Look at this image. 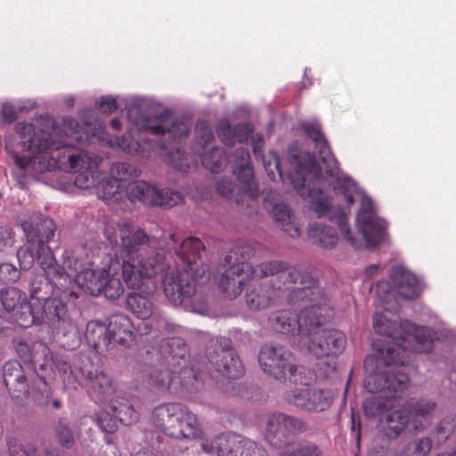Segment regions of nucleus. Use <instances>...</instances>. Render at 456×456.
I'll list each match as a JSON object with an SVG mask.
<instances>
[{
	"label": "nucleus",
	"mask_w": 456,
	"mask_h": 456,
	"mask_svg": "<svg viewBox=\"0 0 456 456\" xmlns=\"http://www.w3.org/2000/svg\"><path fill=\"white\" fill-rule=\"evenodd\" d=\"M200 156L202 165L212 173L220 172L226 166L228 156L223 148L214 146L208 151H201Z\"/></svg>",
	"instance_id": "nucleus-42"
},
{
	"label": "nucleus",
	"mask_w": 456,
	"mask_h": 456,
	"mask_svg": "<svg viewBox=\"0 0 456 456\" xmlns=\"http://www.w3.org/2000/svg\"><path fill=\"white\" fill-rule=\"evenodd\" d=\"M116 142L118 148L128 154H138L140 151L141 145L138 142L132 138L130 133L123 134L121 137L116 139Z\"/></svg>",
	"instance_id": "nucleus-61"
},
{
	"label": "nucleus",
	"mask_w": 456,
	"mask_h": 456,
	"mask_svg": "<svg viewBox=\"0 0 456 456\" xmlns=\"http://www.w3.org/2000/svg\"><path fill=\"white\" fill-rule=\"evenodd\" d=\"M261 370L267 375L292 386L308 385L314 380V372L297 364L291 352L281 345L265 344L258 354Z\"/></svg>",
	"instance_id": "nucleus-10"
},
{
	"label": "nucleus",
	"mask_w": 456,
	"mask_h": 456,
	"mask_svg": "<svg viewBox=\"0 0 456 456\" xmlns=\"http://www.w3.org/2000/svg\"><path fill=\"white\" fill-rule=\"evenodd\" d=\"M253 270L256 277H273L269 284L276 289H291L292 297L297 301H305L308 296L322 297L319 281L307 267L291 266L284 260H270L260 263Z\"/></svg>",
	"instance_id": "nucleus-8"
},
{
	"label": "nucleus",
	"mask_w": 456,
	"mask_h": 456,
	"mask_svg": "<svg viewBox=\"0 0 456 456\" xmlns=\"http://www.w3.org/2000/svg\"><path fill=\"white\" fill-rule=\"evenodd\" d=\"M122 278L129 289H154L153 278L167 267L164 248L156 247L148 233L131 223L119 229Z\"/></svg>",
	"instance_id": "nucleus-4"
},
{
	"label": "nucleus",
	"mask_w": 456,
	"mask_h": 456,
	"mask_svg": "<svg viewBox=\"0 0 456 456\" xmlns=\"http://www.w3.org/2000/svg\"><path fill=\"white\" fill-rule=\"evenodd\" d=\"M56 436L58 442L66 448H70L74 444L73 433L68 425L60 420L56 428Z\"/></svg>",
	"instance_id": "nucleus-60"
},
{
	"label": "nucleus",
	"mask_w": 456,
	"mask_h": 456,
	"mask_svg": "<svg viewBox=\"0 0 456 456\" xmlns=\"http://www.w3.org/2000/svg\"><path fill=\"white\" fill-rule=\"evenodd\" d=\"M153 285L155 282L153 281ZM156 286L152 291H145L144 288L138 289L141 292H130L126 296V306L134 316L142 320H147L153 313L154 304L150 296L155 291Z\"/></svg>",
	"instance_id": "nucleus-30"
},
{
	"label": "nucleus",
	"mask_w": 456,
	"mask_h": 456,
	"mask_svg": "<svg viewBox=\"0 0 456 456\" xmlns=\"http://www.w3.org/2000/svg\"><path fill=\"white\" fill-rule=\"evenodd\" d=\"M289 161L292 167L289 180L297 192L304 199L313 200V209L318 217L327 216L332 224L340 230L344 239L355 248L376 247L387 236V223L379 217L370 198H362L356 216V225L362 237L357 239L350 231L348 215L341 208H332L327 199L322 198V191L315 183L323 178L322 167L314 154L298 150L297 146L289 149Z\"/></svg>",
	"instance_id": "nucleus-1"
},
{
	"label": "nucleus",
	"mask_w": 456,
	"mask_h": 456,
	"mask_svg": "<svg viewBox=\"0 0 456 456\" xmlns=\"http://www.w3.org/2000/svg\"><path fill=\"white\" fill-rule=\"evenodd\" d=\"M197 135L192 145V151L195 154H201L206 147L214 141V134L212 128L208 122L201 121L196 126Z\"/></svg>",
	"instance_id": "nucleus-47"
},
{
	"label": "nucleus",
	"mask_w": 456,
	"mask_h": 456,
	"mask_svg": "<svg viewBox=\"0 0 456 456\" xmlns=\"http://www.w3.org/2000/svg\"><path fill=\"white\" fill-rule=\"evenodd\" d=\"M68 292L62 291L61 295H53L44 298L39 302L38 309L40 313L41 322H46L58 334L77 337V327L69 316L66 299Z\"/></svg>",
	"instance_id": "nucleus-13"
},
{
	"label": "nucleus",
	"mask_w": 456,
	"mask_h": 456,
	"mask_svg": "<svg viewBox=\"0 0 456 456\" xmlns=\"http://www.w3.org/2000/svg\"><path fill=\"white\" fill-rule=\"evenodd\" d=\"M331 177L336 178V184L334 185L335 191L344 196L345 201L348 206L354 204V191L355 189L354 182L348 177H339L338 167H337L336 175Z\"/></svg>",
	"instance_id": "nucleus-51"
},
{
	"label": "nucleus",
	"mask_w": 456,
	"mask_h": 456,
	"mask_svg": "<svg viewBox=\"0 0 456 456\" xmlns=\"http://www.w3.org/2000/svg\"><path fill=\"white\" fill-rule=\"evenodd\" d=\"M304 133L314 142V148L318 151V163L323 166L327 176L336 175L338 160L332 154L328 141L326 140L320 124L308 122L302 125ZM314 157H316L314 155Z\"/></svg>",
	"instance_id": "nucleus-22"
},
{
	"label": "nucleus",
	"mask_w": 456,
	"mask_h": 456,
	"mask_svg": "<svg viewBox=\"0 0 456 456\" xmlns=\"http://www.w3.org/2000/svg\"><path fill=\"white\" fill-rule=\"evenodd\" d=\"M85 337L88 345L99 353L112 344L109 324L106 326L99 321H91L86 324Z\"/></svg>",
	"instance_id": "nucleus-32"
},
{
	"label": "nucleus",
	"mask_w": 456,
	"mask_h": 456,
	"mask_svg": "<svg viewBox=\"0 0 456 456\" xmlns=\"http://www.w3.org/2000/svg\"><path fill=\"white\" fill-rule=\"evenodd\" d=\"M314 381V379L308 385L294 386L293 389L284 393V401L309 412H321L329 409L334 400L333 393L330 389L312 387Z\"/></svg>",
	"instance_id": "nucleus-14"
},
{
	"label": "nucleus",
	"mask_w": 456,
	"mask_h": 456,
	"mask_svg": "<svg viewBox=\"0 0 456 456\" xmlns=\"http://www.w3.org/2000/svg\"><path fill=\"white\" fill-rule=\"evenodd\" d=\"M20 278V271L12 264H0V280L4 282H15Z\"/></svg>",
	"instance_id": "nucleus-64"
},
{
	"label": "nucleus",
	"mask_w": 456,
	"mask_h": 456,
	"mask_svg": "<svg viewBox=\"0 0 456 456\" xmlns=\"http://www.w3.org/2000/svg\"><path fill=\"white\" fill-rule=\"evenodd\" d=\"M239 456H267V452L256 442L244 438Z\"/></svg>",
	"instance_id": "nucleus-63"
},
{
	"label": "nucleus",
	"mask_w": 456,
	"mask_h": 456,
	"mask_svg": "<svg viewBox=\"0 0 456 456\" xmlns=\"http://www.w3.org/2000/svg\"><path fill=\"white\" fill-rule=\"evenodd\" d=\"M431 448L429 437L415 438L404 445L399 456H428Z\"/></svg>",
	"instance_id": "nucleus-46"
},
{
	"label": "nucleus",
	"mask_w": 456,
	"mask_h": 456,
	"mask_svg": "<svg viewBox=\"0 0 456 456\" xmlns=\"http://www.w3.org/2000/svg\"><path fill=\"white\" fill-rule=\"evenodd\" d=\"M107 270L92 269L87 267L86 271L76 275V283L85 292L92 296L101 295L102 289V281L106 274Z\"/></svg>",
	"instance_id": "nucleus-35"
},
{
	"label": "nucleus",
	"mask_w": 456,
	"mask_h": 456,
	"mask_svg": "<svg viewBox=\"0 0 456 456\" xmlns=\"http://www.w3.org/2000/svg\"><path fill=\"white\" fill-rule=\"evenodd\" d=\"M207 357L215 370L227 379H238L244 374L243 364L236 351L228 346V340L224 344L211 341Z\"/></svg>",
	"instance_id": "nucleus-16"
},
{
	"label": "nucleus",
	"mask_w": 456,
	"mask_h": 456,
	"mask_svg": "<svg viewBox=\"0 0 456 456\" xmlns=\"http://www.w3.org/2000/svg\"><path fill=\"white\" fill-rule=\"evenodd\" d=\"M95 420L98 427L102 432L114 433L117 429L116 419L110 415V412L105 411H99L95 413Z\"/></svg>",
	"instance_id": "nucleus-59"
},
{
	"label": "nucleus",
	"mask_w": 456,
	"mask_h": 456,
	"mask_svg": "<svg viewBox=\"0 0 456 456\" xmlns=\"http://www.w3.org/2000/svg\"><path fill=\"white\" fill-rule=\"evenodd\" d=\"M176 371L177 370L162 362L160 367L151 370L147 380L149 387L157 393L169 392L175 382Z\"/></svg>",
	"instance_id": "nucleus-34"
},
{
	"label": "nucleus",
	"mask_w": 456,
	"mask_h": 456,
	"mask_svg": "<svg viewBox=\"0 0 456 456\" xmlns=\"http://www.w3.org/2000/svg\"><path fill=\"white\" fill-rule=\"evenodd\" d=\"M77 362L91 396L102 401L114 393V386L110 376L103 370L94 368L88 357L80 356Z\"/></svg>",
	"instance_id": "nucleus-18"
},
{
	"label": "nucleus",
	"mask_w": 456,
	"mask_h": 456,
	"mask_svg": "<svg viewBox=\"0 0 456 456\" xmlns=\"http://www.w3.org/2000/svg\"><path fill=\"white\" fill-rule=\"evenodd\" d=\"M409 414V420L413 428L418 431L428 425L436 404L429 400L408 401L404 405Z\"/></svg>",
	"instance_id": "nucleus-31"
},
{
	"label": "nucleus",
	"mask_w": 456,
	"mask_h": 456,
	"mask_svg": "<svg viewBox=\"0 0 456 456\" xmlns=\"http://www.w3.org/2000/svg\"><path fill=\"white\" fill-rule=\"evenodd\" d=\"M156 354L158 359L166 362L167 366H172L179 370L181 375H191L192 370L186 366L187 360L190 357L189 347L182 338H169L163 339Z\"/></svg>",
	"instance_id": "nucleus-19"
},
{
	"label": "nucleus",
	"mask_w": 456,
	"mask_h": 456,
	"mask_svg": "<svg viewBox=\"0 0 456 456\" xmlns=\"http://www.w3.org/2000/svg\"><path fill=\"white\" fill-rule=\"evenodd\" d=\"M110 407L113 415L124 425L134 424L140 419L139 412L126 398L112 399Z\"/></svg>",
	"instance_id": "nucleus-41"
},
{
	"label": "nucleus",
	"mask_w": 456,
	"mask_h": 456,
	"mask_svg": "<svg viewBox=\"0 0 456 456\" xmlns=\"http://www.w3.org/2000/svg\"><path fill=\"white\" fill-rule=\"evenodd\" d=\"M233 174L237 176L243 192L251 199L256 198L258 190L254 180L253 166L248 150L238 148L235 151Z\"/></svg>",
	"instance_id": "nucleus-23"
},
{
	"label": "nucleus",
	"mask_w": 456,
	"mask_h": 456,
	"mask_svg": "<svg viewBox=\"0 0 456 456\" xmlns=\"http://www.w3.org/2000/svg\"><path fill=\"white\" fill-rule=\"evenodd\" d=\"M152 425L164 435L175 439H200L203 430L198 416L180 403H163L151 416Z\"/></svg>",
	"instance_id": "nucleus-9"
},
{
	"label": "nucleus",
	"mask_w": 456,
	"mask_h": 456,
	"mask_svg": "<svg viewBox=\"0 0 456 456\" xmlns=\"http://www.w3.org/2000/svg\"><path fill=\"white\" fill-rule=\"evenodd\" d=\"M11 317L13 322L23 329L28 328L34 323H42L38 305L28 301L14 310L11 314Z\"/></svg>",
	"instance_id": "nucleus-40"
},
{
	"label": "nucleus",
	"mask_w": 456,
	"mask_h": 456,
	"mask_svg": "<svg viewBox=\"0 0 456 456\" xmlns=\"http://www.w3.org/2000/svg\"><path fill=\"white\" fill-rule=\"evenodd\" d=\"M8 456H36L37 448L33 445L25 447L15 437H10L7 441Z\"/></svg>",
	"instance_id": "nucleus-58"
},
{
	"label": "nucleus",
	"mask_w": 456,
	"mask_h": 456,
	"mask_svg": "<svg viewBox=\"0 0 456 456\" xmlns=\"http://www.w3.org/2000/svg\"><path fill=\"white\" fill-rule=\"evenodd\" d=\"M280 456H322V452L317 444L312 442H303L289 453H280Z\"/></svg>",
	"instance_id": "nucleus-55"
},
{
	"label": "nucleus",
	"mask_w": 456,
	"mask_h": 456,
	"mask_svg": "<svg viewBox=\"0 0 456 456\" xmlns=\"http://www.w3.org/2000/svg\"><path fill=\"white\" fill-rule=\"evenodd\" d=\"M4 383L12 398H21L28 394V384L20 363L8 361L3 366Z\"/></svg>",
	"instance_id": "nucleus-25"
},
{
	"label": "nucleus",
	"mask_w": 456,
	"mask_h": 456,
	"mask_svg": "<svg viewBox=\"0 0 456 456\" xmlns=\"http://www.w3.org/2000/svg\"><path fill=\"white\" fill-rule=\"evenodd\" d=\"M390 279L398 294L406 299H415L420 293L419 281L416 276L398 266L391 270Z\"/></svg>",
	"instance_id": "nucleus-28"
},
{
	"label": "nucleus",
	"mask_w": 456,
	"mask_h": 456,
	"mask_svg": "<svg viewBox=\"0 0 456 456\" xmlns=\"http://www.w3.org/2000/svg\"><path fill=\"white\" fill-rule=\"evenodd\" d=\"M395 324L387 319L383 314L375 313L373 314V329L376 333L387 337V338H384V340H393L392 338L395 336ZM379 341H383V339L377 340V342ZM375 343L376 341L373 343V345ZM373 349L376 351L374 346Z\"/></svg>",
	"instance_id": "nucleus-50"
},
{
	"label": "nucleus",
	"mask_w": 456,
	"mask_h": 456,
	"mask_svg": "<svg viewBox=\"0 0 456 456\" xmlns=\"http://www.w3.org/2000/svg\"><path fill=\"white\" fill-rule=\"evenodd\" d=\"M283 431L285 435V445L289 444L291 439L297 435L305 433L308 429L307 423L302 419L285 413Z\"/></svg>",
	"instance_id": "nucleus-48"
},
{
	"label": "nucleus",
	"mask_w": 456,
	"mask_h": 456,
	"mask_svg": "<svg viewBox=\"0 0 456 456\" xmlns=\"http://www.w3.org/2000/svg\"><path fill=\"white\" fill-rule=\"evenodd\" d=\"M124 292V287L118 278L110 276V272L107 270L104 279L102 281V289L101 294H103L107 298L116 299L119 297Z\"/></svg>",
	"instance_id": "nucleus-53"
},
{
	"label": "nucleus",
	"mask_w": 456,
	"mask_h": 456,
	"mask_svg": "<svg viewBox=\"0 0 456 456\" xmlns=\"http://www.w3.org/2000/svg\"><path fill=\"white\" fill-rule=\"evenodd\" d=\"M255 254V248L248 242H240L224 256V263L232 265L236 263H248Z\"/></svg>",
	"instance_id": "nucleus-44"
},
{
	"label": "nucleus",
	"mask_w": 456,
	"mask_h": 456,
	"mask_svg": "<svg viewBox=\"0 0 456 456\" xmlns=\"http://www.w3.org/2000/svg\"><path fill=\"white\" fill-rule=\"evenodd\" d=\"M168 269L167 263L165 271L159 273L161 274L163 291L168 300L175 305L189 303L193 312L205 314L208 311L207 299L197 288L201 274L195 275L194 272L185 268L176 272H169Z\"/></svg>",
	"instance_id": "nucleus-11"
},
{
	"label": "nucleus",
	"mask_w": 456,
	"mask_h": 456,
	"mask_svg": "<svg viewBox=\"0 0 456 456\" xmlns=\"http://www.w3.org/2000/svg\"><path fill=\"white\" fill-rule=\"evenodd\" d=\"M432 346L430 335L423 328H418L400 340L395 338L376 342V354L372 355L379 357L387 366H404L410 362L412 352L427 353L432 349Z\"/></svg>",
	"instance_id": "nucleus-12"
},
{
	"label": "nucleus",
	"mask_w": 456,
	"mask_h": 456,
	"mask_svg": "<svg viewBox=\"0 0 456 456\" xmlns=\"http://www.w3.org/2000/svg\"><path fill=\"white\" fill-rule=\"evenodd\" d=\"M410 423L407 409L403 406L387 414L382 436L395 440Z\"/></svg>",
	"instance_id": "nucleus-38"
},
{
	"label": "nucleus",
	"mask_w": 456,
	"mask_h": 456,
	"mask_svg": "<svg viewBox=\"0 0 456 456\" xmlns=\"http://www.w3.org/2000/svg\"><path fill=\"white\" fill-rule=\"evenodd\" d=\"M32 398L40 406H47L52 397V389L44 377L38 376L32 383Z\"/></svg>",
	"instance_id": "nucleus-49"
},
{
	"label": "nucleus",
	"mask_w": 456,
	"mask_h": 456,
	"mask_svg": "<svg viewBox=\"0 0 456 456\" xmlns=\"http://www.w3.org/2000/svg\"><path fill=\"white\" fill-rule=\"evenodd\" d=\"M255 271L249 263H236L230 265L221 275L218 285L230 299L237 297L246 281L254 277Z\"/></svg>",
	"instance_id": "nucleus-20"
},
{
	"label": "nucleus",
	"mask_w": 456,
	"mask_h": 456,
	"mask_svg": "<svg viewBox=\"0 0 456 456\" xmlns=\"http://www.w3.org/2000/svg\"><path fill=\"white\" fill-rule=\"evenodd\" d=\"M0 300L4 308L11 314L19 308L21 304L27 302L26 294L20 289L9 287L0 290Z\"/></svg>",
	"instance_id": "nucleus-43"
},
{
	"label": "nucleus",
	"mask_w": 456,
	"mask_h": 456,
	"mask_svg": "<svg viewBox=\"0 0 456 456\" xmlns=\"http://www.w3.org/2000/svg\"><path fill=\"white\" fill-rule=\"evenodd\" d=\"M109 332L112 344L129 346L134 339V325L131 319L123 314H112L109 322Z\"/></svg>",
	"instance_id": "nucleus-29"
},
{
	"label": "nucleus",
	"mask_w": 456,
	"mask_h": 456,
	"mask_svg": "<svg viewBox=\"0 0 456 456\" xmlns=\"http://www.w3.org/2000/svg\"><path fill=\"white\" fill-rule=\"evenodd\" d=\"M53 362L62 379L64 388L67 390H77L79 382L68 362L61 357H55L53 359Z\"/></svg>",
	"instance_id": "nucleus-45"
},
{
	"label": "nucleus",
	"mask_w": 456,
	"mask_h": 456,
	"mask_svg": "<svg viewBox=\"0 0 456 456\" xmlns=\"http://www.w3.org/2000/svg\"><path fill=\"white\" fill-rule=\"evenodd\" d=\"M105 125L102 121L95 120L94 123H86L83 129L86 136L83 139L82 136H77V140H85L86 142H93L94 138L101 140L104 138L105 134Z\"/></svg>",
	"instance_id": "nucleus-56"
},
{
	"label": "nucleus",
	"mask_w": 456,
	"mask_h": 456,
	"mask_svg": "<svg viewBox=\"0 0 456 456\" xmlns=\"http://www.w3.org/2000/svg\"><path fill=\"white\" fill-rule=\"evenodd\" d=\"M95 188L98 197L108 205L118 204L125 196L121 183L112 176L104 177L103 174H102L100 183Z\"/></svg>",
	"instance_id": "nucleus-36"
},
{
	"label": "nucleus",
	"mask_w": 456,
	"mask_h": 456,
	"mask_svg": "<svg viewBox=\"0 0 456 456\" xmlns=\"http://www.w3.org/2000/svg\"><path fill=\"white\" fill-rule=\"evenodd\" d=\"M314 296H308L305 301L295 300L290 294L294 303L304 304L303 309L298 314L289 311H277L270 315L268 322L272 329L281 334H297L301 337L299 344L303 343L305 336L311 335L318 325H323L333 315L332 309L327 305V297L322 289V297L315 298Z\"/></svg>",
	"instance_id": "nucleus-7"
},
{
	"label": "nucleus",
	"mask_w": 456,
	"mask_h": 456,
	"mask_svg": "<svg viewBox=\"0 0 456 456\" xmlns=\"http://www.w3.org/2000/svg\"><path fill=\"white\" fill-rule=\"evenodd\" d=\"M274 222L290 237L296 238L300 235L298 226L296 224L289 208L281 203L274 204L271 209Z\"/></svg>",
	"instance_id": "nucleus-39"
},
{
	"label": "nucleus",
	"mask_w": 456,
	"mask_h": 456,
	"mask_svg": "<svg viewBox=\"0 0 456 456\" xmlns=\"http://www.w3.org/2000/svg\"><path fill=\"white\" fill-rule=\"evenodd\" d=\"M285 413L273 411L265 415V437L274 447L285 445V435L283 431Z\"/></svg>",
	"instance_id": "nucleus-33"
},
{
	"label": "nucleus",
	"mask_w": 456,
	"mask_h": 456,
	"mask_svg": "<svg viewBox=\"0 0 456 456\" xmlns=\"http://www.w3.org/2000/svg\"><path fill=\"white\" fill-rule=\"evenodd\" d=\"M125 195L130 202H140L145 206L172 208L183 200L182 194L177 191L167 188L159 190L143 181L130 183L126 186Z\"/></svg>",
	"instance_id": "nucleus-15"
},
{
	"label": "nucleus",
	"mask_w": 456,
	"mask_h": 456,
	"mask_svg": "<svg viewBox=\"0 0 456 456\" xmlns=\"http://www.w3.org/2000/svg\"><path fill=\"white\" fill-rule=\"evenodd\" d=\"M320 326L318 325L311 335L305 336L303 344L307 345L309 351L317 357L342 354L346 346V335L336 329L319 331Z\"/></svg>",
	"instance_id": "nucleus-17"
},
{
	"label": "nucleus",
	"mask_w": 456,
	"mask_h": 456,
	"mask_svg": "<svg viewBox=\"0 0 456 456\" xmlns=\"http://www.w3.org/2000/svg\"><path fill=\"white\" fill-rule=\"evenodd\" d=\"M14 346L19 357L34 369L45 370L52 359L49 348L44 343H34L30 347L22 340H15Z\"/></svg>",
	"instance_id": "nucleus-27"
},
{
	"label": "nucleus",
	"mask_w": 456,
	"mask_h": 456,
	"mask_svg": "<svg viewBox=\"0 0 456 456\" xmlns=\"http://www.w3.org/2000/svg\"><path fill=\"white\" fill-rule=\"evenodd\" d=\"M308 236L312 242L322 248H331L338 241L336 229L322 223H314L309 225Z\"/></svg>",
	"instance_id": "nucleus-37"
},
{
	"label": "nucleus",
	"mask_w": 456,
	"mask_h": 456,
	"mask_svg": "<svg viewBox=\"0 0 456 456\" xmlns=\"http://www.w3.org/2000/svg\"><path fill=\"white\" fill-rule=\"evenodd\" d=\"M379 357L368 355L363 366L366 372L363 387L371 394L379 395L368 398L362 404L370 418L378 417L394 409L409 385V375L399 370H385Z\"/></svg>",
	"instance_id": "nucleus-6"
},
{
	"label": "nucleus",
	"mask_w": 456,
	"mask_h": 456,
	"mask_svg": "<svg viewBox=\"0 0 456 456\" xmlns=\"http://www.w3.org/2000/svg\"><path fill=\"white\" fill-rule=\"evenodd\" d=\"M127 118L139 130L150 131L154 135L167 138L169 145L164 142L159 144V154L167 164L183 172L190 168L184 151L176 145L173 146L189 135L191 124L187 119L172 118V112L168 110L149 115L137 107L127 110Z\"/></svg>",
	"instance_id": "nucleus-5"
},
{
	"label": "nucleus",
	"mask_w": 456,
	"mask_h": 456,
	"mask_svg": "<svg viewBox=\"0 0 456 456\" xmlns=\"http://www.w3.org/2000/svg\"><path fill=\"white\" fill-rule=\"evenodd\" d=\"M244 438L234 433H222L210 442L201 444V449L208 453L218 456H239Z\"/></svg>",
	"instance_id": "nucleus-26"
},
{
	"label": "nucleus",
	"mask_w": 456,
	"mask_h": 456,
	"mask_svg": "<svg viewBox=\"0 0 456 456\" xmlns=\"http://www.w3.org/2000/svg\"><path fill=\"white\" fill-rule=\"evenodd\" d=\"M16 130L23 150L42 155L38 164L43 171L60 169L77 173L74 184L80 189L94 188L100 183L102 173L98 170L99 159L94 154L55 141L51 133L37 131L32 124L20 122Z\"/></svg>",
	"instance_id": "nucleus-2"
},
{
	"label": "nucleus",
	"mask_w": 456,
	"mask_h": 456,
	"mask_svg": "<svg viewBox=\"0 0 456 456\" xmlns=\"http://www.w3.org/2000/svg\"><path fill=\"white\" fill-rule=\"evenodd\" d=\"M216 134L219 140L226 146L234 145V126L228 119H221L216 127Z\"/></svg>",
	"instance_id": "nucleus-57"
},
{
	"label": "nucleus",
	"mask_w": 456,
	"mask_h": 456,
	"mask_svg": "<svg viewBox=\"0 0 456 456\" xmlns=\"http://www.w3.org/2000/svg\"><path fill=\"white\" fill-rule=\"evenodd\" d=\"M280 291L268 281L253 283L246 291L247 306L253 311H262L273 306L280 298Z\"/></svg>",
	"instance_id": "nucleus-24"
},
{
	"label": "nucleus",
	"mask_w": 456,
	"mask_h": 456,
	"mask_svg": "<svg viewBox=\"0 0 456 456\" xmlns=\"http://www.w3.org/2000/svg\"><path fill=\"white\" fill-rule=\"evenodd\" d=\"M59 281L58 279H48L46 274L45 273V277L42 275H36L30 281V296L33 299H36L40 302V300H44L45 298L42 295V290L45 289V295H47L49 290L52 289L51 283Z\"/></svg>",
	"instance_id": "nucleus-52"
},
{
	"label": "nucleus",
	"mask_w": 456,
	"mask_h": 456,
	"mask_svg": "<svg viewBox=\"0 0 456 456\" xmlns=\"http://www.w3.org/2000/svg\"><path fill=\"white\" fill-rule=\"evenodd\" d=\"M21 228L26 235V244L17 250L20 267L30 269L37 262L48 279L64 281L70 279L87 268L83 254L77 250L67 249L62 255V266L57 264L54 255L48 246L53 240L56 225L53 219L43 216L34 221H23Z\"/></svg>",
	"instance_id": "nucleus-3"
},
{
	"label": "nucleus",
	"mask_w": 456,
	"mask_h": 456,
	"mask_svg": "<svg viewBox=\"0 0 456 456\" xmlns=\"http://www.w3.org/2000/svg\"><path fill=\"white\" fill-rule=\"evenodd\" d=\"M205 250L203 242L197 237H188L184 239L178 248H175V255L179 257L182 264L186 265L185 269L192 271L195 275L199 273L201 280H208L206 275L208 267L201 262V254Z\"/></svg>",
	"instance_id": "nucleus-21"
},
{
	"label": "nucleus",
	"mask_w": 456,
	"mask_h": 456,
	"mask_svg": "<svg viewBox=\"0 0 456 456\" xmlns=\"http://www.w3.org/2000/svg\"><path fill=\"white\" fill-rule=\"evenodd\" d=\"M453 430V423L449 419H442L433 431V436L438 444L445 442Z\"/></svg>",
	"instance_id": "nucleus-62"
},
{
	"label": "nucleus",
	"mask_w": 456,
	"mask_h": 456,
	"mask_svg": "<svg viewBox=\"0 0 456 456\" xmlns=\"http://www.w3.org/2000/svg\"><path fill=\"white\" fill-rule=\"evenodd\" d=\"M391 440L382 436L378 437L368 456H397L396 448L392 444Z\"/></svg>",
	"instance_id": "nucleus-54"
}]
</instances>
